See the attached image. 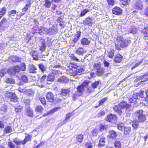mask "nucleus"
<instances>
[{"label": "nucleus", "instance_id": "obj_63", "mask_svg": "<svg viewBox=\"0 0 148 148\" xmlns=\"http://www.w3.org/2000/svg\"><path fill=\"white\" fill-rule=\"evenodd\" d=\"M20 66H21V67L20 68L21 70L23 71H24L25 70L26 65L25 63H21L20 65Z\"/></svg>", "mask_w": 148, "mask_h": 148}, {"label": "nucleus", "instance_id": "obj_39", "mask_svg": "<svg viewBox=\"0 0 148 148\" xmlns=\"http://www.w3.org/2000/svg\"><path fill=\"white\" fill-rule=\"evenodd\" d=\"M5 82L8 83L12 84L14 83V80L11 78H8L6 79Z\"/></svg>", "mask_w": 148, "mask_h": 148}, {"label": "nucleus", "instance_id": "obj_58", "mask_svg": "<svg viewBox=\"0 0 148 148\" xmlns=\"http://www.w3.org/2000/svg\"><path fill=\"white\" fill-rule=\"evenodd\" d=\"M69 120H67L66 119H65L64 120L60 122L58 124V126L60 127H61L62 126L64 125L65 123H67Z\"/></svg>", "mask_w": 148, "mask_h": 148}, {"label": "nucleus", "instance_id": "obj_54", "mask_svg": "<svg viewBox=\"0 0 148 148\" xmlns=\"http://www.w3.org/2000/svg\"><path fill=\"white\" fill-rule=\"evenodd\" d=\"M40 100L43 105H45L46 104V101L45 97H40Z\"/></svg>", "mask_w": 148, "mask_h": 148}, {"label": "nucleus", "instance_id": "obj_55", "mask_svg": "<svg viewBox=\"0 0 148 148\" xmlns=\"http://www.w3.org/2000/svg\"><path fill=\"white\" fill-rule=\"evenodd\" d=\"M12 61L15 62H20L21 61V59L19 57L17 56H14L12 58Z\"/></svg>", "mask_w": 148, "mask_h": 148}, {"label": "nucleus", "instance_id": "obj_57", "mask_svg": "<svg viewBox=\"0 0 148 148\" xmlns=\"http://www.w3.org/2000/svg\"><path fill=\"white\" fill-rule=\"evenodd\" d=\"M69 120H67L66 119H65L64 120L60 122L58 124V126L60 127H61L62 126L64 125L65 123H67Z\"/></svg>", "mask_w": 148, "mask_h": 148}, {"label": "nucleus", "instance_id": "obj_21", "mask_svg": "<svg viewBox=\"0 0 148 148\" xmlns=\"http://www.w3.org/2000/svg\"><path fill=\"white\" fill-rule=\"evenodd\" d=\"M58 81L60 83H66L69 81V79L66 77L63 76L58 79Z\"/></svg>", "mask_w": 148, "mask_h": 148}, {"label": "nucleus", "instance_id": "obj_43", "mask_svg": "<svg viewBox=\"0 0 148 148\" xmlns=\"http://www.w3.org/2000/svg\"><path fill=\"white\" fill-rule=\"evenodd\" d=\"M83 139V136L82 134H79L77 136V139L79 143H81L82 142Z\"/></svg>", "mask_w": 148, "mask_h": 148}, {"label": "nucleus", "instance_id": "obj_24", "mask_svg": "<svg viewBox=\"0 0 148 148\" xmlns=\"http://www.w3.org/2000/svg\"><path fill=\"white\" fill-rule=\"evenodd\" d=\"M123 58V56L120 55H118L115 56L114 60L115 62L116 63L120 62L122 60Z\"/></svg>", "mask_w": 148, "mask_h": 148}, {"label": "nucleus", "instance_id": "obj_48", "mask_svg": "<svg viewBox=\"0 0 148 148\" xmlns=\"http://www.w3.org/2000/svg\"><path fill=\"white\" fill-rule=\"evenodd\" d=\"M114 145L116 148H120L121 147V144L119 141L116 140L115 142Z\"/></svg>", "mask_w": 148, "mask_h": 148}, {"label": "nucleus", "instance_id": "obj_37", "mask_svg": "<svg viewBox=\"0 0 148 148\" xmlns=\"http://www.w3.org/2000/svg\"><path fill=\"white\" fill-rule=\"evenodd\" d=\"M99 82H101V81L100 80L96 81L94 82L91 85L93 89L96 88L99 85Z\"/></svg>", "mask_w": 148, "mask_h": 148}, {"label": "nucleus", "instance_id": "obj_19", "mask_svg": "<svg viewBox=\"0 0 148 148\" xmlns=\"http://www.w3.org/2000/svg\"><path fill=\"white\" fill-rule=\"evenodd\" d=\"M146 79V80L148 79V73H147L145 75H144L143 76H141L139 77H138L137 79H136L135 81L136 82H137V81H139V80L143 79V80H142L141 82H143L145 80H144V79Z\"/></svg>", "mask_w": 148, "mask_h": 148}, {"label": "nucleus", "instance_id": "obj_35", "mask_svg": "<svg viewBox=\"0 0 148 148\" xmlns=\"http://www.w3.org/2000/svg\"><path fill=\"white\" fill-rule=\"evenodd\" d=\"M44 110L43 107L40 106H37L35 108L36 111L38 112H41Z\"/></svg>", "mask_w": 148, "mask_h": 148}, {"label": "nucleus", "instance_id": "obj_20", "mask_svg": "<svg viewBox=\"0 0 148 148\" xmlns=\"http://www.w3.org/2000/svg\"><path fill=\"white\" fill-rule=\"evenodd\" d=\"M105 138L103 136H101L99 141L98 146L99 147H102L105 145Z\"/></svg>", "mask_w": 148, "mask_h": 148}, {"label": "nucleus", "instance_id": "obj_45", "mask_svg": "<svg viewBox=\"0 0 148 148\" xmlns=\"http://www.w3.org/2000/svg\"><path fill=\"white\" fill-rule=\"evenodd\" d=\"M143 60H141L136 63L131 68V69L132 70L134 69L136 67L139 65L142 64L143 62Z\"/></svg>", "mask_w": 148, "mask_h": 148}, {"label": "nucleus", "instance_id": "obj_61", "mask_svg": "<svg viewBox=\"0 0 148 148\" xmlns=\"http://www.w3.org/2000/svg\"><path fill=\"white\" fill-rule=\"evenodd\" d=\"M107 100V98H105L103 99H101L99 103V106L102 105H103L104 103Z\"/></svg>", "mask_w": 148, "mask_h": 148}, {"label": "nucleus", "instance_id": "obj_13", "mask_svg": "<svg viewBox=\"0 0 148 148\" xmlns=\"http://www.w3.org/2000/svg\"><path fill=\"white\" fill-rule=\"evenodd\" d=\"M46 98L48 101L52 102L54 99V96L51 92H49L47 94Z\"/></svg>", "mask_w": 148, "mask_h": 148}, {"label": "nucleus", "instance_id": "obj_56", "mask_svg": "<svg viewBox=\"0 0 148 148\" xmlns=\"http://www.w3.org/2000/svg\"><path fill=\"white\" fill-rule=\"evenodd\" d=\"M84 71L83 68L80 69L76 71V74L80 75L81 73H83Z\"/></svg>", "mask_w": 148, "mask_h": 148}, {"label": "nucleus", "instance_id": "obj_15", "mask_svg": "<svg viewBox=\"0 0 148 148\" xmlns=\"http://www.w3.org/2000/svg\"><path fill=\"white\" fill-rule=\"evenodd\" d=\"M138 99V95L135 93L133 94L131 97L129 98V100L130 102L133 103L136 101Z\"/></svg>", "mask_w": 148, "mask_h": 148}, {"label": "nucleus", "instance_id": "obj_17", "mask_svg": "<svg viewBox=\"0 0 148 148\" xmlns=\"http://www.w3.org/2000/svg\"><path fill=\"white\" fill-rule=\"evenodd\" d=\"M114 110L117 112L120 116L122 114V108L119 105L115 106L113 108Z\"/></svg>", "mask_w": 148, "mask_h": 148}, {"label": "nucleus", "instance_id": "obj_25", "mask_svg": "<svg viewBox=\"0 0 148 148\" xmlns=\"http://www.w3.org/2000/svg\"><path fill=\"white\" fill-rule=\"evenodd\" d=\"M70 92L69 89L68 88H62L61 89V93H60V95H65L68 94Z\"/></svg>", "mask_w": 148, "mask_h": 148}, {"label": "nucleus", "instance_id": "obj_3", "mask_svg": "<svg viewBox=\"0 0 148 148\" xmlns=\"http://www.w3.org/2000/svg\"><path fill=\"white\" fill-rule=\"evenodd\" d=\"M21 71L20 67L16 65L12 66L8 70V73L10 75H14L17 73Z\"/></svg>", "mask_w": 148, "mask_h": 148}, {"label": "nucleus", "instance_id": "obj_2", "mask_svg": "<svg viewBox=\"0 0 148 148\" xmlns=\"http://www.w3.org/2000/svg\"><path fill=\"white\" fill-rule=\"evenodd\" d=\"M130 42V40L124 39L121 36H118L115 43V46L117 50H120L121 47L124 48L127 46Z\"/></svg>", "mask_w": 148, "mask_h": 148}, {"label": "nucleus", "instance_id": "obj_52", "mask_svg": "<svg viewBox=\"0 0 148 148\" xmlns=\"http://www.w3.org/2000/svg\"><path fill=\"white\" fill-rule=\"evenodd\" d=\"M22 81L25 83L28 82V79L27 77L25 75H23L21 77Z\"/></svg>", "mask_w": 148, "mask_h": 148}, {"label": "nucleus", "instance_id": "obj_53", "mask_svg": "<svg viewBox=\"0 0 148 148\" xmlns=\"http://www.w3.org/2000/svg\"><path fill=\"white\" fill-rule=\"evenodd\" d=\"M136 94H138V97L139 96L140 97L142 98H145V95L144 94V92L142 90H140L139 93H137Z\"/></svg>", "mask_w": 148, "mask_h": 148}, {"label": "nucleus", "instance_id": "obj_49", "mask_svg": "<svg viewBox=\"0 0 148 148\" xmlns=\"http://www.w3.org/2000/svg\"><path fill=\"white\" fill-rule=\"evenodd\" d=\"M16 12H17L15 10L10 11L8 13V15L10 16V17L14 16L15 14H16Z\"/></svg>", "mask_w": 148, "mask_h": 148}, {"label": "nucleus", "instance_id": "obj_30", "mask_svg": "<svg viewBox=\"0 0 148 148\" xmlns=\"http://www.w3.org/2000/svg\"><path fill=\"white\" fill-rule=\"evenodd\" d=\"M38 67L42 72H44L46 71L47 69L46 66L42 64H39Z\"/></svg>", "mask_w": 148, "mask_h": 148}, {"label": "nucleus", "instance_id": "obj_26", "mask_svg": "<svg viewBox=\"0 0 148 148\" xmlns=\"http://www.w3.org/2000/svg\"><path fill=\"white\" fill-rule=\"evenodd\" d=\"M84 52V49L82 48L81 47L79 48L76 51V53L79 55H82Z\"/></svg>", "mask_w": 148, "mask_h": 148}, {"label": "nucleus", "instance_id": "obj_44", "mask_svg": "<svg viewBox=\"0 0 148 148\" xmlns=\"http://www.w3.org/2000/svg\"><path fill=\"white\" fill-rule=\"evenodd\" d=\"M83 83L82 85L79 86L77 88V91L79 92H81L84 90V84Z\"/></svg>", "mask_w": 148, "mask_h": 148}, {"label": "nucleus", "instance_id": "obj_51", "mask_svg": "<svg viewBox=\"0 0 148 148\" xmlns=\"http://www.w3.org/2000/svg\"><path fill=\"white\" fill-rule=\"evenodd\" d=\"M93 67L94 69L97 70L98 69H99L101 68V65L100 64V63H97L93 65Z\"/></svg>", "mask_w": 148, "mask_h": 148}, {"label": "nucleus", "instance_id": "obj_6", "mask_svg": "<svg viewBox=\"0 0 148 148\" xmlns=\"http://www.w3.org/2000/svg\"><path fill=\"white\" fill-rule=\"evenodd\" d=\"M44 31L43 33L50 35L53 34L56 32V30L51 28H44Z\"/></svg>", "mask_w": 148, "mask_h": 148}, {"label": "nucleus", "instance_id": "obj_16", "mask_svg": "<svg viewBox=\"0 0 148 148\" xmlns=\"http://www.w3.org/2000/svg\"><path fill=\"white\" fill-rule=\"evenodd\" d=\"M26 134L27 135L25 136L24 140L22 141V144L23 145H25L28 142L31 141L32 138L31 135L27 134Z\"/></svg>", "mask_w": 148, "mask_h": 148}, {"label": "nucleus", "instance_id": "obj_27", "mask_svg": "<svg viewBox=\"0 0 148 148\" xmlns=\"http://www.w3.org/2000/svg\"><path fill=\"white\" fill-rule=\"evenodd\" d=\"M104 72V69L102 68H101L97 70L96 74L99 76L103 75Z\"/></svg>", "mask_w": 148, "mask_h": 148}, {"label": "nucleus", "instance_id": "obj_64", "mask_svg": "<svg viewBox=\"0 0 148 148\" xmlns=\"http://www.w3.org/2000/svg\"><path fill=\"white\" fill-rule=\"evenodd\" d=\"M22 109V107L20 106H18L15 108V110L17 112H21Z\"/></svg>", "mask_w": 148, "mask_h": 148}, {"label": "nucleus", "instance_id": "obj_50", "mask_svg": "<svg viewBox=\"0 0 148 148\" xmlns=\"http://www.w3.org/2000/svg\"><path fill=\"white\" fill-rule=\"evenodd\" d=\"M6 12V8H3L0 11V19L3 15L5 14Z\"/></svg>", "mask_w": 148, "mask_h": 148}, {"label": "nucleus", "instance_id": "obj_29", "mask_svg": "<svg viewBox=\"0 0 148 148\" xmlns=\"http://www.w3.org/2000/svg\"><path fill=\"white\" fill-rule=\"evenodd\" d=\"M12 131V130L11 127L10 126H8L5 127L4 130V132L6 134H8Z\"/></svg>", "mask_w": 148, "mask_h": 148}, {"label": "nucleus", "instance_id": "obj_11", "mask_svg": "<svg viewBox=\"0 0 148 148\" xmlns=\"http://www.w3.org/2000/svg\"><path fill=\"white\" fill-rule=\"evenodd\" d=\"M117 136L116 132L112 130L109 131V134L108 135V137L112 139H115Z\"/></svg>", "mask_w": 148, "mask_h": 148}, {"label": "nucleus", "instance_id": "obj_36", "mask_svg": "<svg viewBox=\"0 0 148 148\" xmlns=\"http://www.w3.org/2000/svg\"><path fill=\"white\" fill-rule=\"evenodd\" d=\"M36 70V67L34 65L31 66L29 69V71L30 73H36L35 70Z\"/></svg>", "mask_w": 148, "mask_h": 148}, {"label": "nucleus", "instance_id": "obj_33", "mask_svg": "<svg viewBox=\"0 0 148 148\" xmlns=\"http://www.w3.org/2000/svg\"><path fill=\"white\" fill-rule=\"evenodd\" d=\"M131 128L130 127H125L123 130L124 132V134H129L131 131Z\"/></svg>", "mask_w": 148, "mask_h": 148}, {"label": "nucleus", "instance_id": "obj_32", "mask_svg": "<svg viewBox=\"0 0 148 148\" xmlns=\"http://www.w3.org/2000/svg\"><path fill=\"white\" fill-rule=\"evenodd\" d=\"M77 67V64L75 62H71L69 64L68 68L70 69H76Z\"/></svg>", "mask_w": 148, "mask_h": 148}, {"label": "nucleus", "instance_id": "obj_12", "mask_svg": "<svg viewBox=\"0 0 148 148\" xmlns=\"http://www.w3.org/2000/svg\"><path fill=\"white\" fill-rule=\"evenodd\" d=\"M119 105L122 109H127L130 106V105L128 104L126 101H122Z\"/></svg>", "mask_w": 148, "mask_h": 148}, {"label": "nucleus", "instance_id": "obj_34", "mask_svg": "<svg viewBox=\"0 0 148 148\" xmlns=\"http://www.w3.org/2000/svg\"><path fill=\"white\" fill-rule=\"evenodd\" d=\"M114 50L111 49L108 52V54L107 56L110 58H112L114 54Z\"/></svg>", "mask_w": 148, "mask_h": 148}, {"label": "nucleus", "instance_id": "obj_47", "mask_svg": "<svg viewBox=\"0 0 148 148\" xmlns=\"http://www.w3.org/2000/svg\"><path fill=\"white\" fill-rule=\"evenodd\" d=\"M33 110L32 109H29L27 110V116L31 117L33 115Z\"/></svg>", "mask_w": 148, "mask_h": 148}, {"label": "nucleus", "instance_id": "obj_9", "mask_svg": "<svg viewBox=\"0 0 148 148\" xmlns=\"http://www.w3.org/2000/svg\"><path fill=\"white\" fill-rule=\"evenodd\" d=\"M59 71H56V72L58 74L59 73ZM56 72V71H54L52 73L49 74L47 77V81L51 82L53 81L54 79V74Z\"/></svg>", "mask_w": 148, "mask_h": 148}, {"label": "nucleus", "instance_id": "obj_7", "mask_svg": "<svg viewBox=\"0 0 148 148\" xmlns=\"http://www.w3.org/2000/svg\"><path fill=\"white\" fill-rule=\"evenodd\" d=\"M112 12L114 14L116 15H121L122 13V10L121 8L117 6L113 8Z\"/></svg>", "mask_w": 148, "mask_h": 148}, {"label": "nucleus", "instance_id": "obj_8", "mask_svg": "<svg viewBox=\"0 0 148 148\" xmlns=\"http://www.w3.org/2000/svg\"><path fill=\"white\" fill-rule=\"evenodd\" d=\"M83 24L84 25L91 26L92 24V18L88 17L86 18L83 22Z\"/></svg>", "mask_w": 148, "mask_h": 148}, {"label": "nucleus", "instance_id": "obj_62", "mask_svg": "<svg viewBox=\"0 0 148 148\" xmlns=\"http://www.w3.org/2000/svg\"><path fill=\"white\" fill-rule=\"evenodd\" d=\"M46 46L45 43H43L41 46H40V49L41 51H44L46 48Z\"/></svg>", "mask_w": 148, "mask_h": 148}, {"label": "nucleus", "instance_id": "obj_46", "mask_svg": "<svg viewBox=\"0 0 148 148\" xmlns=\"http://www.w3.org/2000/svg\"><path fill=\"white\" fill-rule=\"evenodd\" d=\"M45 2L44 5L47 8H50L51 3V2L49 0H46Z\"/></svg>", "mask_w": 148, "mask_h": 148}, {"label": "nucleus", "instance_id": "obj_5", "mask_svg": "<svg viewBox=\"0 0 148 148\" xmlns=\"http://www.w3.org/2000/svg\"><path fill=\"white\" fill-rule=\"evenodd\" d=\"M117 119V118L116 115L110 114L107 116L106 121L112 123H114Z\"/></svg>", "mask_w": 148, "mask_h": 148}, {"label": "nucleus", "instance_id": "obj_60", "mask_svg": "<svg viewBox=\"0 0 148 148\" xmlns=\"http://www.w3.org/2000/svg\"><path fill=\"white\" fill-rule=\"evenodd\" d=\"M92 135L93 136H96L98 133L97 130L95 129H93L91 132Z\"/></svg>", "mask_w": 148, "mask_h": 148}, {"label": "nucleus", "instance_id": "obj_41", "mask_svg": "<svg viewBox=\"0 0 148 148\" xmlns=\"http://www.w3.org/2000/svg\"><path fill=\"white\" fill-rule=\"evenodd\" d=\"M124 124L122 123H118L117 124L118 129L121 131H123V130L124 128Z\"/></svg>", "mask_w": 148, "mask_h": 148}, {"label": "nucleus", "instance_id": "obj_1", "mask_svg": "<svg viewBox=\"0 0 148 148\" xmlns=\"http://www.w3.org/2000/svg\"><path fill=\"white\" fill-rule=\"evenodd\" d=\"M133 117L135 119L132 122V125L133 128L135 129L138 128L140 122H144L146 119L145 115L142 110H138L135 112Z\"/></svg>", "mask_w": 148, "mask_h": 148}, {"label": "nucleus", "instance_id": "obj_22", "mask_svg": "<svg viewBox=\"0 0 148 148\" xmlns=\"http://www.w3.org/2000/svg\"><path fill=\"white\" fill-rule=\"evenodd\" d=\"M19 87L18 90L19 92L24 93L26 91V87L25 85H23L21 84V82H20L19 84Z\"/></svg>", "mask_w": 148, "mask_h": 148}, {"label": "nucleus", "instance_id": "obj_14", "mask_svg": "<svg viewBox=\"0 0 148 148\" xmlns=\"http://www.w3.org/2000/svg\"><path fill=\"white\" fill-rule=\"evenodd\" d=\"M30 55L32 56L33 59L37 60L38 59V53L36 51H32L30 53Z\"/></svg>", "mask_w": 148, "mask_h": 148}, {"label": "nucleus", "instance_id": "obj_23", "mask_svg": "<svg viewBox=\"0 0 148 148\" xmlns=\"http://www.w3.org/2000/svg\"><path fill=\"white\" fill-rule=\"evenodd\" d=\"M66 73L67 74H69L71 76H75L76 75V71H74L73 70L69 68L67 69Z\"/></svg>", "mask_w": 148, "mask_h": 148}, {"label": "nucleus", "instance_id": "obj_4", "mask_svg": "<svg viewBox=\"0 0 148 148\" xmlns=\"http://www.w3.org/2000/svg\"><path fill=\"white\" fill-rule=\"evenodd\" d=\"M6 96L10 98L11 101L16 102L17 101V98L14 93H13L11 92H8L6 93Z\"/></svg>", "mask_w": 148, "mask_h": 148}, {"label": "nucleus", "instance_id": "obj_38", "mask_svg": "<svg viewBox=\"0 0 148 148\" xmlns=\"http://www.w3.org/2000/svg\"><path fill=\"white\" fill-rule=\"evenodd\" d=\"M24 93L29 96L33 95L34 94L33 91L31 89L26 90V91Z\"/></svg>", "mask_w": 148, "mask_h": 148}, {"label": "nucleus", "instance_id": "obj_59", "mask_svg": "<svg viewBox=\"0 0 148 148\" xmlns=\"http://www.w3.org/2000/svg\"><path fill=\"white\" fill-rule=\"evenodd\" d=\"M24 104L26 106H28L30 104V101L29 99H24Z\"/></svg>", "mask_w": 148, "mask_h": 148}, {"label": "nucleus", "instance_id": "obj_40", "mask_svg": "<svg viewBox=\"0 0 148 148\" xmlns=\"http://www.w3.org/2000/svg\"><path fill=\"white\" fill-rule=\"evenodd\" d=\"M90 11L88 9H85L82 11L80 14V16L82 17L85 15L87 13Z\"/></svg>", "mask_w": 148, "mask_h": 148}, {"label": "nucleus", "instance_id": "obj_18", "mask_svg": "<svg viewBox=\"0 0 148 148\" xmlns=\"http://www.w3.org/2000/svg\"><path fill=\"white\" fill-rule=\"evenodd\" d=\"M137 31V29L134 27H133L127 29V34H129L132 33V34H136Z\"/></svg>", "mask_w": 148, "mask_h": 148}, {"label": "nucleus", "instance_id": "obj_10", "mask_svg": "<svg viewBox=\"0 0 148 148\" xmlns=\"http://www.w3.org/2000/svg\"><path fill=\"white\" fill-rule=\"evenodd\" d=\"M143 7V2L140 0H137L135 4L134 7L136 9H142Z\"/></svg>", "mask_w": 148, "mask_h": 148}, {"label": "nucleus", "instance_id": "obj_42", "mask_svg": "<svg viewBox=\"0 0 148 148\" xmlns=\"http://www.w3.org/2000/svg\"><path fill=\"white\" fill-rule=\"evenodd\" d=\"M8 72V69H3L0 71V76L3 77Z\"/></svg>", "mask_w": 148, "mask_h": 148}, {"label": "nucleus", "instance_id": "obj_28", "mask_svg": "<svg viewBox=\"0 0 148 148\" xmlns=\"http://www.w3.org/2000/svg\"><path fill=\"white\" fill-rule=\"evenodd\" d=\"M90 42L86 38H84L82 39L81 43L83 45H86L89 44Z\"/></svg>", "mask_w": 148, "mask_h": 148}, {"label": "nucleus", "instance_id": "obj_31", "mask_svg": "<svg viewBox=\"0 0 148 148\" xmlns=\"http://www.w3.org/2000/svg\"><path fill=\"white\" fill-rule=\"evenodd\" d=\"M142 32L145 36H148V27H145L142 30Z\"/></svg>", "mask_w": 148, "mask_h": 148}]
</instances>
